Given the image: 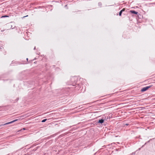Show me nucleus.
Returning a JSON list of instances; mask_svg holds the SVG:
<instances>
[{"instance_id": "nucleus-1", "label": "nucleus", "mask_w": 155, "mask_h": 155, "mask_svg": "<svg viewBox=\"0 0 155 155\" xmlns=\"http://www.w3.org/2000/svg\"><path fill=\"white\" fill-rule=\"evenodd\" d=\"M18 120L17 119H15L14 120H13L11 122H8V123H6L5 124H1V125H0V127L2 125H7V124H11V123H12L15 122L16 121H17Z\"/></svg>"}, {"instance_id": "nucleus-2", "label": "nucleus", "mask_w": 155, "mask_h": 155, "mask_svg": "<svg viewBox=\"0 0 155 155\" xmlns=\"http://www.w3.org/2000/svg\"><path fill=\"white\" fill-rule=\"evenodd\" d=\"M150 87V86H147L145 87H144L142 88L141 90V91H147L148 90Z\"/></svg>"}, {"instance_id": "nucleus-3", "label": "nucleus", "mask_w": 155, "mask_h": 155, "mask_svg": "<svg viewBox=\"0 0 155 155\" xmlns=\"http://www.w3.org/2000/svg\"><path fill=\"white\" fill-rule=\"evenodd\" d=\"M130 12L136 15L138 13L137 12H136L135 11L131 10L130 11Z\"/></svg>"}, {"instance_id": "nucleus-4", "label": "nucleus", "mask_w": 155, "mask_h": 155, "mask_svg": "<svg viewBox=\"0 0 155 155\" xmlns=\"http://www.w3.org/2000/svg\"><path fill=\"white\" fill-rule=\"evenodd\" d=\"M104 122V120L102 119L99 120L98 121V122L101 124L103 123Z\"/></svg>"}, {"instance_id": "nucleus-5", "label": "nucleus", "mask_w": 155, "mask_h": 155, "mask_svg": "<svg viewBox=\"0 0 155 155\" xmlns=\"http://www.w3.org/2000/svg\"><path fill=\"white\" fill-rule=\"evenodd\" d=\"M122 11H120V12H119V15L120 16H121V14L122 13Z\"/></svg>"}, {"instance_id": "nucleus-6", "label": "nucleus", "mask_w": 155, "mask_h": 155, "mask_svg": "<svg viewBox=\"0 0 155 155\" xmlns=\"http://www.w3.org/2000/svg\"><path fill=\"white\" fill-rule=\"evenodd\" d=\"M47 120V119H45L43 120L42 121V122H45V121H46Z\"/></svg>"}, {"instance_id": "nucleus-7", "label": "nucleus", "mask_w": 155, "mask_h": 155, "mask_svg": "<svg viewBox=\"0 0 155 155\" xmlns=\"http://www.w3.org/2000/svg\"><path fill=\"white\" fill-rule=\"evenodd\" d=\"M8 16H6V15H4V16H3L2 17V18H4V17H8Z\"/></svg>"}, {"instance_id": "nucleus-8", "label": "nucleus", "mask_w": 155, "mask_h": 155, "mask_svg": "<svg viewBox=\"0 0 155 155\" xmlns=\"http://www.w3.org/2000/svg\"><path fill=\"white\" fill-rule=\"evenodd\" d=\"M125 10V8H124L122 10H121V11H122V12L124 11Z\"/></svg>"}, {"instance_id": "nucleus-9", "label": "nucleus", "mask_w": 155, "mask_h": 155, "mask_svg": "<svg viewBox=\"0 0 155 155\" xmlns=\"http://www.w3.org/2000/svg\"><path fill=\"white\" fill-rule=\"evenodd\" d=\"M25 128H23V129H22L21 130H25Z\"/></svg>"}, {"instance_id": "nucleus-10", "label": "nucleus", "mask_w": 155, "mask_h": 155, "mask_svg": "<svg viewBox=\"0 0 155 155\" xmlns=\"http://www.w3.org/2000/svg\"><path fill=\"white\" fill-rule=\"evenodd\" d=\"M28 16V15H27L26 16H25L24 17H27V16Z\"/></svg>"}, {"instance_id": "nucleus-11", "label": "nucleus", "mask_w": 155, "mask_h": 155, "mask_svg": "<svg viewBox=\"0 0 155 155\" xmlns=\"http://www.w3.org/2000/svg\"><path fill=\"white\" fill-rule=\"evenodd\" d=\"M26 59H27V60H28V58H27Z\"/></svg>"}, {"instance_id": "nucleus-12", "label": "nucleus", "mask_w": 155, "mask_h": 155, "mask_svg": "<svg viewBox=\"0 0 155 155\" xmlns=\"http://www.w3.org/2000/svg\"><path fill=\"white\" fill-rule=\"evenodd\" d=\"M35 49V47L34 48V49Z\"/></svg>"}]
</instances>
